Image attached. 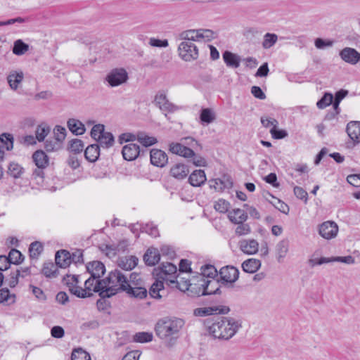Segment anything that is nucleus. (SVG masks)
Here are the masks:
<instances>
[{
  "label": "nucleus",
  "instance_id": "f257e3e1",
  "mask_svg": "<svg viewBox=\"0 0 360 360\" xmlns=\"http://www.w3.org/2000/svg\"><path fill=\"white\" fill-rule=\"evenodd\" d=\"M129 287L127 276L120 270L115 269L101 281H96L94 292L100 297H111L120 292L125 291Z\"/></svg>",
  "mask_w": 360,
  "mask_h": 360
},
{
  "label": "nucleus",
  "instance_id": "f03ea898",
  "mask_svg": "<svg viewBox=\"0 0 360 360\" xmlns=\"http://www.w3.org/2000/svg\"><path fill=\"white\" fill-rule=\"evenodd\" d=\"M242 327L240 319L230 316H218L208 328L209 333L219 340H228L233 338Z\"/></svg>",
  "mask_w": 360,
  "mask_h": 360
},
{
  "label": "nucleus",
  "instance_id": "7ed1b4c3",
  "mask_svg": "<svg viewBox=\"0 0 360 360\" xmlns=\"http://www.w3.org/2000/svg\"><path fill=\"white\" fill-rule=\"evenodd\" d=\"M184 326V321L181 319L164 317L156 323L155 331L157 336L162 340L177 339Z\"/></svg>",
  "mask_w": 360,
  "mask_h": 360
},
{
  "label": "nucleus",
  "instance_id": "20e7f679",
  "mask_svg": "<svg viewBox=\"0 0 360 360\" xmlns=\"http://www.w3.org/2000/svg\"><path fill=\"white\" fill-rule=\"evenodd\" d=\"M86 270L91 274L84 283L86 288L94 292L96 281H101L99 278L104 275L105 272V265L100 261H93L86 264Z\"/></svg>",
  "mask_w": 360,
  "mask_h": 360
},
{
  "label": "nucleus",
  "instance_id": "39448f33",
  "mask_svg": "<svg viewBox=\"0 0 360 360\" xmlns=\"http://www.w3.org/2000/svg\"><path fill=\"white\" fill-rule=\"evenodd\" d=\"M153 274L158 278L168 281L170 283H174L176 278L179 277L177 274L176 266L171 262L162 263L158 269H154Z\"/></svg>",
  "mask_w": 360,
  "mask_h": 360
},
{
  "label": "nucleus",
  "instance_id": "423d86ee",
  "mask_svg": "<svg viewBox=\"0 0 360 360\" xmlns=\"http://www.w3.org/2000/svg\"><path fill=\"white\" fill-rule=\"evenodd\" d=\"M153 103L157 106L167 117V113H173L180 109V107L176 105L169 101L167 92L165 90L158 91L155 95Z\"/></svg>",
  "mask_w": 360,
  "mask_h": 360
},
{
  "label": "nucleus",
  "instance_id": "0eeeda50",
  "mask_svg": "<svg viewBox=\"0 0 360 360\" xmlns=\"http://www.w3.org/2000/svg\"><path fill=\"white\" fill-rule=\"evenodd\" d=\"M179 57L186 62L195 60L199 56V51L197 46L191 41H183L178 46Z\"/></svg>",
  "mask_w": 360,
  "mask_h": 360
},
{
  "label": "nucleus",
  "instance_id": "6e6552de",
  "mask_svg": "<svg viewBox=\"0 0 360 360\" xmlns=\"http://www.w3.org/2000/svg\"><path fill=\"white\" fill-rule=\"evenodd\" d=\"M128 73L124 68L112 69L105 77V80L112 87L120 86L128 80Z\"/></svg>",
  "mask_w": 360,
  "mask_h": 360
},
{
  "label": "nucleus",
  "instance_id": "1a4fd4ad",
  "mask_svg": "<svg viewBox=\"0 0 360 360\" xmlns=\"http://www.w3.org/2000/svg\"><path fill=\"white\" fill-rule=\"evenodd\" d=\"M219 274L222 284L233 283L238 280L239 271L233 266H226L219 270Z\"/></svg>",
  "mask_w": 360,
  "mask_h": 360
},
{
  "label": "nucleus",
  "instance_id": "9d476101",
  "mask_svg": "<svg viewBox=\"0 0 360 360\" xmlns=\"http://www.w3.org/2000/svg\"><path fill=\"white\" fill-rule=\"evenodd\" d=\"M210 187L216 191L222 192L225 189H229L233 186V181L230 175L223 174L221 177L210 179Z\"/></svg>",
  "mask_w": 360,
  "mask_h": 360
},
{
  "label": "nucleus",
  "instance_id": "9b49d317",
  "mask_svg": "<svg viewBox=\"0 0 360 360\" xmlns=\"http://www.w3.org/2000/svg\"><path fill=\"white\" fill-rule=\"evenodd\" d=\"M319 233L325 239L334 238L338 233V226L332 221H324L319 226Z\"/></svg>",
  "mask_w": 360,
  "mask_h": 360
},
{
  "label": "nucleus",
  "instance_id": "f8f14e48",
  "mask_svg": "<svg viewBox=\"0 0 360 360\" xmlns=\"http://www.w3.org/2000/svg\"><path fill=\"white\" fill-rule=\"evenodd\" d=\"M229 311V307L226 306L208 307L194 309L193 314L196 316H206L212 314H226Z\"/></svg>",
  "mask_w": 360,
  "mask_h": 360
},
{
  "label": "nucleus",
  "instance_id": "ddd939ff",
  "mask_svg": "<svg viewBox=\"0 0 360 360\" xmlns=\"http://www.w3.org/2000/svg\"><path fill=\"white\" fill-rule=\"evenodd\" d=\"M169 150L173 154L185 158H191L195 155V153L192 149L180 143H171L169 146Z\"/></svg>",
  "mask_w": 360,
  "mask_h": 360
},
{
  "label": "nucleus",
  "instance_id": "4468645a",
  "mask_svg": "<svg viewBox=\"0 0 360 360\" xmlns=\"http://www.w3.org/2000/svg\"><path fill=\"white\" fill-rule=\"evenodd\" d=\"M150 155L151 164L156 167H163L167 163V155L161 150L152 149Z\"/></svg>",
  "mask_w": 360,
  "mask_h": 360
},
{
  "label": "nucleus",
  "instance_id": "2eb2a0df",
  "mask_svg": "<svg viewBox=\"0 0 360 360\" xmlns=\"http://www.w3.org/2000/svg\"><path fill=\"white\" fill-rule=\"evenodd\" d=\"M219 281L213 279L204 280L201 284L202 295L221 294Z\"/></svg>",
  "mask_w": 360,
  "mask_h": 360
},
{
  "label": "nucleus",
  "instance_id": "dca6fc26",
  "mask_svg": "<svg viewBox=\"0 0 360 360\" xmlns=\"http://www.w3.org/2000/svg\"><path fill=\"white\" fill-rule=\"evenodd\" d=\"M140 153L139 146L133 143L125 145L122 150L123 158L127 161L135 160L140 155Z\"/></svg>",
  "mask_w": 360,
  "mask_h": 360
},
{
  "label": "nucleus",
  "instance_id": "f3484780",
  "mask_svg": "<svg viewBox=\"0 0 360 360\" xmlns=\"http://www.w3.org/2000/svg\"><path fill=\"white\" fill-rule=\"evenodd\" d=\"M341 58L346 63L354 65L360 61V53L352 48H345L340 53Z\"/></svg>",
  "mask_w": 360,
  "mask_h": 360
},
{
  "label": "nucleus",
  "instance_id": "a211bd4d",
  "mask_svg": "<svg viewBox=\"0 0 360 360\" xmlns=\"http://www.w3.org/2000/svg\"><path fill=\"white\" fill-rule=\"evenodd\" d=\"M242 252L247 255H254L258 252L259 243L255 239H243L239 242Z\"/></svg>",
  "mask_w": 360,
  "mask_h": 360
},
{
  "label": "nucleus",
  "instance_id": "6ab92c4d",
  "mask_svg": "<svg viewBox=\"0 0 360 360\" xmlns=\"http://www.w3.org/2000/svg\"><path fill=\"white\" fill-rule=\"evenodd\" d=\"M346 131L354 143H360V122H349L347 125Z\"/></svg>",
  "mask_w": 360,
  "mask_h": 360
},
{
  "label": "nucleus",
  "instance_id": "aec40b11",
  "mask_svg": "<svg viewBox=\"0 0 360 360\" xmlns=\"http://www.w3.org/2000/svg\"><path fill=\"white\" fill-rule=\"evenodd\" d=\"M149 295L154 299L160 300L166 296L162 281L157 280L152 284L149 289Z\"/></svg>",
  "mask_w": 360,
  "mask_h": 360
},
{
  "label": "nucleus",
  "instance_id": "412c9836",
  "mask_svg": "<svg viewBox=\"0 0 360 360\" xmlns=\"http://www.w3.org/2000/svg\"><path fill=\"white\" fill-rule=\"evenodd\" d=\"M56 264L60 268H66L71 264L70 253L68 250H60L56 253Z\"/></svg>",
  "mask_w": 360,
  "mask_h": 360
},
{
  "label": "nucleus",
  "instance_id": "4be33fe9",
  "mask_svg": "<svg viewBox=\"0 0 360 360\" xmlns=\"http://www.w3.org/2000/svg\"><path fill=\"white\" fill-rule=\"evenodd\" d=\"M206 175L202 169L193 171L189 176L188 181L193 186H200L206 181Z\"/></svg>",
  "mask_w": 360,
  "mask_h": 360
},
{
  "label": "nucleus",
  "instance_id": "5701e85b",
  "mask_svg": "<svg viewBox=\"0 0 360 360\" xmlns=\"http://www.w3.org/2000/svg\"><path fill=\"white\" fill-rule=\"evenodd\" d=\"M188 173L189 169L184 164H176L170 169V174L177 179H183L186 178Z\"/></svg>",
  "mask_w": 360,
  "mask_h": 360
},
{
  "label": "nucleus",
  "instance_id": "b1692460",
  "mask_svg": "<svg viewBox=\"0 0 360 360\" xmlns=\"http://www.w3.org/2000/svg\"><path fill=\"white\" fill-rule=\"evenodd\" d=\"M160 259V252L155 248H149L143 255V260L146 265L154 266Z\"/></svg>",
  "mask_w": 360,
  "mask_h": 360
},
{
  "label": "nucleus",
  "instance_id": "393cba45",
  "mask_svg": "<svg viewBox=\"0 0 360 360\" xmlns=\"http://www.w3.org/2000/svg\"><path fill=\"white\" fill-rule=\"evenodd\" d=\"M223 59L228 67L238 68L240 66V57L231 51H226L223 53Z\"/></svg>",
  "mask_w": 360,
  "mask_h": 360
},
{
  "label": "nucleus",
  "instance_id": "a878e982",
  "mask_svg": "<svg viewBox=\"0 0 360 360\" xmlns=\"http://www.w3.org/2000/svg\"><path fill=\"white\" fill-rule=\"evenodd\" d=\"M100 155V146L98 144H91L84 150V157L90 162H96Z\"/></svg>",
  "mask_w": 360,
  "mask_h": 360
},
{
  "label": "nucleus",
  "instance_id": "bb28decb",
  "mask_svg": "<svg viewBox=\"0 0 360 360\" xmlns=\"http://www.w3.org/2000/svg\"><path fill=\"white\" fill-rule=\"evenodd\" d=\"M32 160L37 167H46L49 165V157L41 150H38L33 153Z\"/></svg>",
  "mask_w": 360,
  "mask_h": 360
},
{
  "label": "nucleus",
  "instance_id": "cd10ccee",
  "mask_svg": "<svg viewBox=\"0 0 360 360\" xmlns=\"http://www.w3.org/2000/svg\"><path fill=\"white\" fill-rule=\"evenodd\" d=\"M289 250V240L288 239H283L279 241L276 246V251L277 254V260L281 262L283 258L285 257Z\"/></svg>",
  "mask_w": 360,
  "mask_h": 360
},
{
  "label": "nucleus",
  "instance_id": "c85d7f7f",
  "mask_svg": "<svg viewBox=\"0 0 360 360\" xmlns=\"http://www.w3.org/2000/svg\"><path fill=\"white\" fill-rule=\"evenodd\" d=\"M228 217L232 223L238 224L245 222L248 219V214L244 210L237 208L229 212Z\"/></svg>",
  "mask_w": 360,
  "mask_h": 360
},
{
  "label": "nucleus",
  "instance_id": "c756f323",
  "mask_svg": "<svg viewBox=\"0 0 360 360\" xmlns=\"http://www.w3.org/2000/svg\"><path fill=\"white\" fill-rule=\"evenodd\" d=\"M23 77L24 75L22 72H11L7 77V80L10 87L13 90H16L18 87L19 84L22 82Z\"/></svg>",
  "mask_w": 360,
  "mask_h": 360
},
{
  "label": "nucleus",
  "instance_id": "7c9ffc66",
  "mask_svg": "<svg viewBox=\"0 0 360 360\" xmlns=\"http://www.w3.org/2000/svg\"><path fill=\"white\" fill-rule=\"evenodd\" d=\"M261 266V262L259 259L251 258L244 261L242 264V268L247 273L253 274L256 272Z\"/></svg>",
  "mask_w": 360,
  "mask_h": 360
},
{
  "label": "nucleus",
  "instance_id": "2f4dec72",
  "mask_svg": "<svg viewBox=\"0 0 360 360\" xmlns=\"http://www.w3.org/2000/svg\"><path fill=\"white\" fill-rule=\"evenodd\" d=\"M67 124L70 131L76 135H82L85 132L84 125L78 120L69 119Z\"/></svg>",
  "mask_w": 360,
  "mask_h": 360
},
{
  "label": "nucleus",
  "instance_id": "473e14b6",
  "mask_svg": "<svg viewBox=\"0 0 360 360\" xmlns=\"http://www.w3.org/2000/svg\"><path fill=\"white\" fill-rule=\"evenodd\" d=\"M138 263V259L134 256L129 257H124L120 259L118 266L125 271H130L133 269Z\"/></svg>",
  "mask_w": 360,
  "mask_h": 360
},
{
  "label": "nucleus",
  "instance_id": "72a5a7b5",
  "mask_svg": "<svg viewBox=\"0 0 360 360\" xmlns=\"http://www.w3.org/2000/svg\"><path fill=\"white\" fill-rule=\"evenodd\" d=\"M199 30H188L182 32L179 34V37L183 41H188L191 42L200 41Z\"/></svg>",
  "mask_w": 360,
  "mask_h": 360
},
{
  "label": "nucleus",
  "instance_id": "f704fd0d",
  "mask_svg": "<svg viewBox=\"0 0 360 360\" xmlns=\"http://www.w3.org/2000/svg\"><path fill=\"white\" fill-rule=\"evenodd\" d=\"M125 247V243L124 241L120 242L117 246L113 245H105L104 248H101V250L105 252L107 257L109 258H113L117 255V252L121 249L124 251V248Z\"/></svg>",
  "mask_w": 360,
  "mask_h": 360
},
{
  "label": "nucleus",
  "instance_id": "c9c22d12",
  "mask_svg": "<svg viewBox=\"0 0 360 360\" xmlns=\"http://www.w3.org/2000/svg\"><path fill=\"white\" fill-rule=\"evenodd\" d=\"M51 131V127L46 123L38 125L35 131V136L38 141H44L45 138Z\"/></svg>",
  "mask_w": 360,
  "mask_h": 360
},
{
  "label": "nucleus",
  "instance_id": "e433bc0d",
  "mask_svg": "<svg viewBox=\"0 0 360 360\" xmlns=\"http://www.w3.org/2000/svg\"><path fill=\"white\" fill-rule=\"evenodd\" d=\"M129 295L136 298L143 299L147 296L148 292L145 288L143 287H132L129 284V287L125 290Z\"/></svg>",
  "mask_w": 360,
  "mask_h": 360
},
{
  "label": "nucleus",
  "instance_id": "4c0bfd02",
  "mask_svg": "<svg viewBox=\"0 0 360 360\" xmlns=\"http://www.w3.org/2000/svg\"><path fill=\"white\" fill-rule=\"evenodd\" d=\"M96 141L99 143V146L109 148L114 143V136L110 132L105 131Z\"/></svg>",
  "mask_w": 360,
  "mask_h": 360
},
{
  "label": "nucleus",
  "instance_id": "58836bf2",
  "mask_svg": "<svg viewBox=\"0 0 360 360\" xmlns=\"http://www.w3.org/2000/svg\"><path fill=\"white\" fill-rule=\"evenodd\" d=\"M58 266L53 262L45 263L42 274L47 278H56L58 276Z\"/></svg>",
  "mask_w": 360,
  "mask_h": 360
},
{
  "label": "nucleus",
  "instance_id": "ea45409f",
  "mask_svg": "<svg viewBox=\"0 0 360 360\" xmlns=\"http://www.w3.org/2000/svg\"><path fill=\"white\" fill-rule=\"evenodd\" d=\"M29 50V45L25 43L22 39H18L14 41L13 53L16 56H22Z\"/></svg>",
  "mask_w": 360,
  "mask_h": 360
},
{
  "label": "nucleus",
  "instance_id": "a19ab883",
  "mask_svg": "<svg viewBox=\"0 0 360 360\" xmlns=\"http://www.w3.org/2000/svg\"><path fill=\"white\" fill-rule=\"evenodd\" d=\"M43 251V245L40 242L34 241L30 245L29 252L32 259H37Z\"/></svg>",
  "mask_w": 360,
  "mask_h": 360
},
{
  "label": "nucleus",
  "instance_id": "79ce46f5",
  "mask_svg": "<svg viewBox=\"0 0 360 360\" xmlns=\"http://www.w3.org/2000/svg\"><path fill=\"white\" fill-rule=\"evenodd\" d=\"M270 195L272 198V200H269V202L282 213L288 214L290 210L288 205L272 195Z\"/></svg>",
  "mask_w": 360,
  "mask_h": 360
},
{
  "label": "nucleus",
  "instance_id": "37998d69",
  "mask_svg": "<svg viewBox=\"0 0 360 360\" xmlns=\"http://www.w3.org/2000/svg\"><path fill=\"white\" fill-rule=\"evenodd\" d=\"M200 118L202 123L208 124L212 122L215 120L216 117L214 112L211 109L203 108L201 110Z\"/></svg>",
  "mask_w": 360,
  "mask_h": 360
},
{
  "label": "nucleus",
  "instance_id": "c03bdc74",
  "mask_svg": "<svg viewBox=\"0 0 360 360\" xmlns=\"http://www.w3.org/2000/svg\"><path fill=\"white\" fill-rule=\"evenodd\" d=\"M278 40V36L274 33H266L264 36V40L262 41V47L264 49H269L271 48Z\"/></svg>",
  "mask_w": 360,
  "mask_h": 360
},
{
  "label": "nucleus",
  "instance_id": "a18cd8bd",
  "mask_svg": "<svg viewBox=\"0 0 360 360\" xmlns=\"http://www.w3.org/2000/svg\"><path fill=\"white\" fill-rule=\"evenodd\" d=\"M24 169L21 165L15 162H11L8 166V174L12 177L17 179L20 177Z\"/></svg>",
  "mask_w": 360,
  "mask_h": 360
},
{
  "label": "nucleus",
  "instance_id": "49530a36",
  "mask_svg": "<svg viewBox=\"0 0 360 360\" xmlns=\"http://www.w3.org/2000/svg\"><path fill=\"white\" fill-rule=\"evenodd\" d=\"M69 290L70 291V292L72 294L76 295L78 297H81V298H85V297H89L92 295L91 292V290H89L86 288L84 289H83L80 287L77 286V285L70 286V288H69Z\"/></svg>",
  "mask_w": 360,
  "mask_h": 360
},
{
  "label": "nucleus",
  "instance_id": "de8ad7c7",
  "mask_svg": "<svg viewBox=\"0 0 360 360\" xmlns=\"http://www.w3.org/2000/svg\"><path fill=\"white\" fill-rule=\"evenodd\" d=\"M201 274L203 277L214 278L218 275L217 269L210 264H207L201 266Z\"/></svg>",
  "mask_w": 360,
  "mask_h": 360
},
{
  "label": "nucleus",
  "instance_id": "09e8293b",
  "mask_svg": "<svg viewBox=\"0 0 360 360\" xmlns=\"http://www.w3.org/2000/svg\"><path fill=\"white\" fill-rule=\"evenodd\" d=\"M138 141L145 147H148L157 143V139L153 136H149L143 134H139L137 136Z\"/></svg>",
  "mask_w": 360,
  "mask_h": 360
},
{
  "label": "nucleus",
  "instance_id": "8fccbe9b",
  "mask_svg": "<svg viewBox=\"0 0 360 360\" xmlns=\"http://www.w3.org/2000/svg\"><path fill=\"white\" fill-rule=\"evenodd\" d=\"M7 257L9 259L10 264H18L21 263L23 260V255L16 249H12Z\"/></svg>",
  "mask_w": 360,
  "mask_h": 360
},
{
  "label": "nucleus",
  "instance_id": "3c124183",
  "mask_svg": "<svg viewBox=\"0 0 360 360\" xmlns=\"http://www.w3.org/2000/svg\"><path fill=\"white\" fill-rule=\"evenodd\" d=\"M133 340L136 342H148L153 340V334L148 332H139L136 333L133 338Z\"/></svg>",
  "mask_w": 360,
  "mask_h": 360
},
{
  "label": "nucleus",
  "instance_id": "603ef678",
  "mask_svg": "<svg viewBox=\"0 0 360 360\" xmlns=\"http://www.w3.org/2000/svg\"><path fill=\"white\" fill-rule=\"evenodd\" d=\"M72 360H91L89 353L81 348L73 350L71 356Z\"/></svg>",
  "mask_w": 360,
  "mask_h": 360
},
{
  "label": "nucleus",
  "instance_id": "864d4df0",
  "mask_svg": "<svg viewBox=\"0 0 360 360\" xmlns=\"http://www.w3.org/2000/svg\"><path fill=\"white\" fill-rule=\"evenodd\" d=\"M84 147L83 141L80 139H75L70 141V150L75 154L82 153Z\"/></svg>",
  "mask_w": 360,
  "mask_h": 360
},
{
  "label": "nucleus",
  "instance_id": "5fc2aeb1",
  "mask_svg": "<svg viewBox=\"0 0 360 360\" xmlns=\"http://www.w3.org/2000/svg\"><path fill=\"white\" fill-rule=\"evenodd\" d=\"M333 100V94L326 93L322 98L317 102L316 105L319 109H323L330 105Z\"/></svg>",
  "mask_w": 360,
  "mask_h": 360
},
{
  "label": "nucleus",
  "instance_id": "6e6d98bb",
  "mask_svg": "<svg viewBox=\"0 0 360 360\" xmlns=\"http://www.w3.org/2000/svg\"><path fill=\"white\" fill-rule=\"evenodd\" d=\"M53 134L55 140L62 143L66 136V129L60 125H56L53 129Z\"/></svg>",
  "mask_w": 360,
  "mask_h": 360
},
{
  "label": "nucleus",
  "instance_id": "4d7b16f0",
  "mask_svg": "<svg viewBox=\"0 0 360 360\" xmlns=\"http://www.w3.org/2000/svg\"><path fill=\"white\" fill-rule=\"evenodd\" d=\"M142 232H145L152 237L156 238L159 236V231L155 224L153 223H147L143 224Z\"/></svg>",
  "mask_w": 360,
  "mask_h": 360
},
{
  "label": "nucleus",
  "instance_id": "13d9d810",
  "mask_svg": "<svg viewBox=\"0 0 360 360\" xmlns=\"http://www.w3.org/2000/svg\"><path fill=\"white\" fill-rule=\"evenodd\" d=\"M229 202L224 199L218 200L214 205L215 210L221 213L226 212L229 210Z\"/></svg>",
  "mask_w": 360,
  "mask_h": 360
},
{
  "label": "nucleus",
  "instance_id": "bf43d9fd",
  "mask_svg": "<svg viewBox=\"0 0 360 360\" xmlns=\"http://www.w3.org/2000/svg\"><path fill=\"white\" fill-rule=\"evenodd\" d=\"M44 148L47 152L57 151L61 148V143L56 140L47 139Z\"/></svg>",
  "mask_w": 360,
  "mask_h": 360
},
{
  "label": "nucleus",
  "instance_id": "052dcab7",
  "mask_svg": "<svg viewBox=\"0 0 360 360\" xmlns=\"http://www.w3.org/2000/svg\"><path fill=\"white\" fill-rule=\"evenodd\" d=\"M105 132L104 125L101 124H95L91 130V136L96 141Z\"/></svg>",
  "mask_w": 360,
  "mask_h": 360
},
{
  "label": "nucleus",
  "instance_id": "680f3d73",
  "mask_svg": "<svg viewBox=\"0 0 360 360\" xmlns=\"http://www.w3.org/2000/svg\"><path fill=\"white\" fill-rule=\"evenodd\" d=\"M238 226L236 229V234L238 236H243L247 235L251 231V229L248 224H245L244 222H240L237 224Z\"/></svg>",
  "mask_w": 360,
  "mask_h": 360
},
{
  "label": "nucleus",
  "instance_id": "e2e57ef3",
  "mask_svg": "<svg viewBox=\"0 0 360 360\" xmlns=\"http://www.w3.org/2000/svg\"><path fill=\"white\" fill-rule=\"evenodd\" d=\"M174 283L176 284V287L182 292L188 290L191 285L190 281L188 279H184L179 277L176 278V281H174Z\"/></svg>",
  "mask_w": 360,
  "mask_h": 360
},
{
  "label": "nucleus",
  "instance_id": "0e129e2a",
  "mask_svg": "<svg viewBox=\"0 0 360 360\" xmlns=\"http://www.w3.org/2000/svg\"><path fill=\"white\" fill-rule=\"evenodd\" d=\"M330 262H332L331 257L310 258L308 261L311 267H314L317 265H321Z\"/></svg>",
  "mask_w": 360,
  "mask_h": 360
},
{
  "label": "nucleus",
  "instance_id": "69168bd1",
  "mask_svg": "<svg viewBox=\"0 0 360 360\" xmlns=\"http://www.w3.org/2000/svg\"><path fill=\"white\" fill-rule=\"evenodd\" d=\"M1 142H5L7 150H11L13 148V136L11 134H3L0 136Z\"/></svg>",
  "mask_w": 360,
  "mask_h": 360
},
{
  "label": "nucleus",
  "instance_id": "338daca9",
  "mask_svg": "<svg viewBox=\"0 0 360 360\" xmlns=\"http://www.w3.org/2000/svg\"><path fill=\"white\" fill-rule=\"evenodd\" d=\"M293 191H294L295 195L297 198H299L302 200H304V202L305 203L307 202L308 193L304 189H303L302 188L299 187V186H295Z\"/></svg>",
  "mask_w": 360,
  "mask_h": 360
},
{
  "label": "nucleus",
  "instance_id": "774afa93",
  "mask_svg": "<svg viewBox=\"0 0 360 360\" xmlns=\"http://www.w3.org/2000/svg\"><path fill=\"white\" fill-rule=\"evenodd\" d=\"M347 182L355 187L360 186V174H354L348 175L347 177Z\"/></svg>",
  "mask_w": 360,
  "mask_h": 360
}]
</instances>
